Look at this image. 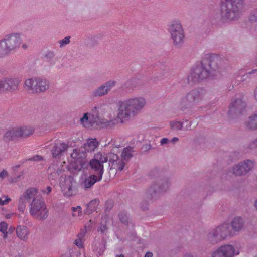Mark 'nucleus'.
Here are the masks:
<instances>
[{
  "label": "nucleus",
  "mask_w": 257,
  "mask_h": 257,
  "mask_svg": "<svg viewBox=\"0 0 257 257\" xmlns=\"http://www.w3.org/2000/svg\"><path fill=\"white\" fill-rule=\"evenodd\" d=\"M242 99L243 97L241 95H236L234 99L231 101L229 105V111L236 113H241L246 107V104Z\"/></svg>",
  "instance_id": "14"
},
{
  "label": "nucleus",
  "mask_w": 257,
  "mask_h": 257,
  "mask_svg": "<svg viewBox=\"0 0 257 257\" xmlns=\"http://www.w3.org/2000/svg\"><path fill=\"white\" fill-rule=\"evenodd\" d=\"M204 94V91L203 90H192L187 94L185 99L186 101L189 103L198 102L203 98Z\"/></svg>",
  "instance_id": "17"
},
{
  "label": "nucleus",
  "mask_w": 257,
  "mask_h": 257,
  "mask_svg": "<svg viewBox=\"0 0 257 257\" xmlns=\"http://www.w3.org/2000/svg\"><path fill=\"white\" fill-rule=\"evenodd\" d=\"M169 187V184L168 182H166L165 185H163L162 186L159 188V190L158 192H161L166 190Z\"/></svg>",
  "instance_id": "43"
},
{
  "label": "nucleus",
  "mask_w": 257,
  "mask_h": 257,
  "mask_svg": "<svg viewBox=\"0 0 257 257\" xmlns=\"http://www.w3.org/2000/svg\"><path fill=\"white\" fill-rule=\"evenodd\" d=\"M117 257H124V256L122 254H120L119 255H117Z\"/></svg>",
  "instance_id": "57"
},
{
  "label": "nucleus",
  "mask_w": 257,
  "mask_h": 257,
  "mask_svg": "<svg viewBox=\"0 0 257 257\" xmlns=\"http://www.w3.org/2000/svg\"><path fill=\"white\" fill-rule=\"evenodd\" d=\"M72 210L73 216H79L82 213L81 207L79 206L76 207H72Z\"/></svg>",
  "instance_id": "39"
},
{
  "label": "nucleus",
  "mask_w": 257,
  "mask_h": 257,
  "mask_svg": "<svg viewBox=\"0 0 257 257\" xmlns=\"http://www.w3.org/2000/svg\"><path fill=\"white\" fill-rule=\"evenodd\" d=\"M219 60V56L216 54L206 55L200 64L196 65L191 68L188 76V81L198 82L209 77L212 71L217 69Z\"/></svg>",
  "instance_id": "2"
},
{
  "label": "nucleus",
  "mask_w": 257,
  "mask_h": 257,
  "mask_svg": "<svg viewBox=\"0 0 257 257\" xmlns=\"http://www.w3.org/2000/svg\"><path fill=\"white\" fill-rule=\"evenodd\" d=\"M30 214L38 220L45 219L48 216V210L42 199H34L30 205Z\"/></svg>",
  "instance_id": "7"
},
{
  "label": "nucleus",
  "mask_w": 257,
  "mask_h": 257,
  "mask_svg": "<svg viewBox=\"0 0 257 257\" xmlns=\"http://www.w3.org/2000/svg\"><path fill=\"white\" fill-rule=\"evenodd\" d=\"M244 222L241 217H235L231 222V226L234 231H239L243 227Z\"/></svg>",
  "instance_id": "29"
},
{
  "label": "nucleus",
  "mask_w": 257,
  "mask_h": 257,
  "mask_svg": "<svg viewBox=\"0 0 257 257\" xmlns=\"http://www.w3.org/2000/svg\"><path fill=\"white\" fill-rule=\"evenodd\" d=\"M133 152V148L132 147H127L124 148L121 154L122 157L124 160H128L132 156Z\"/></svg>",
  "instance_id": "34"
},
{
  "label": "nucleus",
  "mask_w": 257,
  "mask_h": 257,
  "mask_svg": "<svg viewBox=\"0 0 257 257\" xmlns=\"http://www.w3.org/2000/svg\"><path fill=\"white\" fill-rule=\"evenodd\" d=\"M254 164L250 160H247L243 163H239L238 165L233 167L231 172L235 175H242L247 173L253 168Z\"/></svg>",
  "instance_id": "15"
},
{
  "label": "nucleus",
  "mask_w": 257,
  "mask_h": 257,
  "mask_svg": "<svg viewBox=\"0 0 257 257\" xmlns=\"http://www.w3.org/2000/svg\"><path fill=\"white\" fill-rule=\"evenodd\" d=\"M7 175H8V173H7V171H6L5 170H3L0 173V181H2Z\"/></svg>",
  "instance_id": "46"
},
{
  "label": "nucleus",
  "mask_w": 257,
  "mask_h": 257,
  "mask_svg": "<svg viewBox=\"0 0 257 257\" xmlns=\"http://www.w3.org/2000/svg\"><path fill=\"white\" fill-rule=\"evenodd\" d=\"M109 221V218L107 216H105L102 218V221L100 223V226L98 228V231L101 233H105L107 231L108 227L107 224Z\"/></svg>",
  "instance_id": "33"
},
{
  "label": "nucleus",
  "mask_w": 257,
  "mask_h": 257,
  "mask_svg": "<svg viewBox=\"0 0 257 257\" xmlns=\"http://www.w3.org/2000/svg\"><path fill=\"white\" fill-rule=\"evenodd\" d=\"M234 254H239V252L235 253L234 248L231 245L220 246L212 254V257H233Z\"/></svg>",
  "instance_id": "13"
},
{
  "label": "nucleus",
  "mask_w": 257,
  "mask_h": 257,
  "mask_svg": "<svg viewBox=\"0 0 257 257\" xmlns=\"http://www.w3.org/2000/svg\"><path fill=\"white\" fill-rule=\"evenodd\" d=\"M146 100L142 97L128 99L119 102L117 118L121 123L136 115L146 105Z\"/></svg>",
  "instance_id": "3"
},
{
  "label": "nucleus",
  "mask_w": 257,
  "mask_h": 257,
  "mask_svg": "<svg viewBox=\"0 0 257 257\" xmlns=\"http://www.w3.org/2000/svg\"><path fill=\"white\" fill-rule=\"evenodd\" d=\"M20 33H13L0 41V58L16 52L20 46Z\"/></svg>",
  "instance_id": "5"
},
{
  "label": "nucleus",
  "mask_w": 257,
  "mask_h": 257,
  "mask_svg": "<svg viewBox=\"0 0 257 257\" xmlns=\"http://www.w3.org/2000/svg\"><path fill=\"white\" fill-rule=\"evenodd\" d=\"M73 178L70 176L66 177L64 181L61 182V189L65 196H71L73 195Z\"/></svg>",
  "instance_id": "16"
},
{
  "label": "nucleus",
  "mask_w": 257,
  "mask_h": 257,
  "mask_svg": "<svg viewBox=\"0 0 257 257\" xmlns=\"http://www.w3.org/2000/svg\"><path fill=\"white\" fill-rule=\"evenodd\" d=\"M4 234V236H3V237L4 239H6L7 238V236H8V232H7V230L6 231V232H2Z\"/></svg>",
  "instance_id": "51"
},
{
  "label": "nucleus",
  "mask_w": 257,
  "mask_h": 257,
  "mask_svg": "<svg viewBox=\"0 0 257 257\" xmlns=\"http://www.w3.org/2000/svg\"><path fill=\"white\" fill-rule=\"evenodd\" d=\"M234 254H239V252L235 253L234 248L231 245L220 246L212 254V257H233Z\"/></svg>",
  "instance_id": "12"
},
{
  "label": "nucleus",
  "mask_w": 257,
  "mask_h": 257,
  "mask_svg": "<svg viewBox=\"0 0 257 257\" xmlns=\"http://www.w3.org/2000/svg\"><path fill=\"white\" fill-rule=\"evenodd\" d=\"M250 146L252 148L257 147V139L251 143Z\"/></svg>",
  "instance_id": "48"
},
{
  "label": "nucleus",
  "mask_w": 257,
  "mask_h": 257,
  "mask_svg": "<svg viewBox=\"0 0 257 257\" xmlns=\"http://www.w3.org/2000/svg\"><path fill=\"white\" fill-rule=\"evenodd\" d=\"M29 160L31 161H41L43 160V158L39 155H36Z\"/></svg>",
  "instance_id": "45"
},
{
  "label": "nucleus",
  "mask_w": 257,
  "mask_h": 257,
  "mask_svg": "<svg viewBox=\"0 0 257 257\" xmlns=\"http://www.w3.org/2000/svg\"><path fill=\"white\" fill-rule=\"evenodd\" d=\"M21 39H20V42H21ZM21 43H20L19 48L17 49V51L18 50H19V49H20V50H26V49L27 48V46L25 44H23L22 45L21 47Z\"/></svg>",
  "instance_id": "47"
},
{
  "label": "nucleus",
  "mask_w": 257,
  "mask_h": 257,
  "mask_svg": "<svg viewBox=\"0 0 257 257\" xmlns=\"http://www.w3.org/2000/svg\"><path fill=\"white\" fill-rule=\"evenodd\" d=\"M99 177L97 175H92L85 179L81 184L82 188L88 189L91 188L96 182L100 181Z\"/></svg>",
  "instance_id": "23"
},
{
  "label": "nucleus",
  "mask_w": 257,
  "mask_h": 257,
  "mask_svg": "<svg viewBox=\"0 0 257 257\" xmlns=\"http://www.w3.org/2000/svg\"><path fill=\"white\" fill-rule=\"evenodd\" d=\"M21 82V79L20 78H8L9 91L13 92L17 90Z\"/></svg>",
  "instance_id": "26"
},
{
  "label": "nucleus",
  "mask_w": 257,
  "mask_h": 257,
  "mask_svg": "<svg viewBox=\"0 0 257 257\" xmlns=\"http://www.w3.org/2000/svg\"><path fill=\"white\" fill-rule=\"evenodd\" d=\"M246 126L250 130L257 128V112L250 115L247 121L245 122Z\"/></svg>",
  "instance_id": "25"
},
{
  "label": "nucleus",
  "mask_w": 257,
  "mask_h": 257,
  "mask_svg": "<svg viewBox=\"0 0 257 257\" xmlns=\"http://www.w3.org/2000/svg\"><path fill=\"white\" fill-rule=\"evenodd\" d=\"M89 164L91 168L97 172V176L99 177V180H101L104 172L103 165L94 159L91 160Z\"/></svg>",
  "instance_id": "21"
},
{
  "label": "nucleus",
  "mask_w": 257,
  "mask_h": 257,
  "mask_svg": "<svg viewBox=\"0 0 257 257\" xmlns=\"http://www.w3.org/2000/svg\"><path fill=\"white\" fill-rule=\"evenodd\" d=\"M52 191V188L50 186H47L46 189L41 190V192L43 194H49Z\"/></svg>",
  "instance_id": "44"
},
{
  "label": "nucleus",
  "mask_w": 257,
  "mask_h": 257,
  "mask_svg": "<svg viewBox=\"0 0 257 257\" xmlns=\"http://www.w3.org/2000/svg\"><path fill=\"white\" fill-rule=\"evenodd\" d=\"M254 205L255 209L257 210V199L254 201Z\"/></svg>",
  "instance_id": "54"
},
{
  "label": "nucleus",
  "mask_w": 257,
  "mask_h": 257,
  "mask_svg": "<svg viewBox=\"0 0 257 257\" xmlns=\"http://www.w3.org/2000/svg\"><path fill=\"white\" fill-rule=\"evenodd\" d=\"M70 36H66L63 39L59 41V43L60 46H63L66 44H68L70 42Z\"/></svg>",
  "instance_id": "41"
},
{
  "label": "nucleus",
  "mask_w": 257,
  "mask_h": 257,
  "mask_svg": "<svg viewBox=\"0 0 257 257\" xmlns=\"http://www.w3.org/2000/svg\"><path fill=\"white\" fill-rule=\"evenodd\" d=\"M19 127H12L9 129L4 136V140L6 141L13 140L20 137Z\"/></svg>",
  "instance_id": "22"
},
{
  "label": "nucleus",
  "mask_w": 257,
  "mask_h": 257,
  "mask_svg": "<svg viewBox=\"0 0 257 257\" xmlns=\"http://www.w3.org/2000/svg\"><path fill=\"white\" fill-rule=\"evenodd\" d=\"M94 159L100 162L103 165L104 163L109 161V166L117 171H121L124 168L125 163L114 153H109L108 155L104 153L99 152L94 156Z\"/></svg>",
  "instance_id": "6"
},
{
  "label": "nucleus",
  "mask_w": 257,
  "mask_h": 257,
  "mask_svg": "<svg viewBox=\"0 0 257 257\" xmlns=\"http://www.w3.org/2000/svg\"><path fill=\"white\" fill-rule=\"evenodd\" d=\"M168 139L167 138H164L161 139V144H166L167 143H168Z\"/></svg>",
  "instance_id": "49"
},
{
  "label": "nucleus",
  "mask_w": 257,
  "mask_h": 257,
  "mask_svg": "<svg viewBox=\"0 0 257 257\" xmlns=\"http://www.w3.org/2000/svg\"><path fill=\"white\" fill-rule=\"evenodd\" d=\"M98 142L96 139H89L84 145V150L88 152H91L95 150L98 147Z\"/></svg>",
  "instance_id": "27"
},
{
  "label": "nucleus",
  "mask_w": 257,
  "mask_h": 257,
  "mask_svg": "<svg viewBox=\"0 0 257 257\" xmlns=\"http://www.w3.org/2000/svg\"><path fill=\"white\" fill-rule=\"evenodd\" d=\"M99 203V200L97 199L91 201L87 205L86 212L89 214L95 211Z\"/></svg>",
  "instance_id": "31"
},
{
  "label": "nucleus",
  "mask_w": 257,
  "mask_h": 257,
  "mask_svg": "<svg viewBox=\"0 0 257 257\" xmlns=\"http://www.w3.org/2000/svg\"><path fill=\"white\" fill-rule=\"evenodd\" d=\"M119 219L120 221L123 224H126L128 222V217L126 215V212H121L119 215Z\"/></svg>",
  "instance_id": "40"
},
{
  "label": "nucleus",
  "mask_w": 257,
  "mask_h": 257,
  "mask_svg": "<svg viewBox=\"0 0 257 257\" xmlns=\"http://www.w3.org/2000/svg\"><path fill=\"white\" fill-rule=\"evenodd\" d=\"M171 127L175 130H180L183 125L180 121H172L170 122Z\"/></svg>",
  "instance_id": "38"
},
{
  "label": "nucleus",
  "mask_w": 257,
  "mask_h": 257,
  "mask_svg": "<svg viewBox=\"0 0 257 257\" xmlns=\"http://www.w3.org/2000/svg\"><path fill=\"white\" fill-rule=\"evenodd\" d=\"M153 254L150 252H147L145 255V257H152Z\"/></svg>",
  "instance_id": "50"
},
{
  "label": "nucleus",
  "mask_w": 257,
  "mask_h": 257,
  "mask_svg": "<svg viewBox=\"0 0 257 257\" xmlns=\"http://www.w3.org/2000/svg\"><path fill=\"white\" fill-rule=\"evenodd\" d=\"M68 148V145L64 143L57 144L52 150V154L54 157H56L62 152L65 151Z\"/></svg>",
  "instance_id": "24"
},
{
  "label": "nucleus",
  "mask_w": 257,
  "mask_h": 257,
  "mask_svg": "<svg viewBox=\"0 0 257 257\" xmlns=\"http://www.w3.org/2000/svg\"><path fill=\"white\" fill-rule=\"evenodd\" d=\"M17 236L22 240H26L29 233L28 229L24 226H19L16 229Z\"/></svg>",
  "instance_id": "28"
},
{
  "label": "nucleus",
  "mask_w": 257,
  "mask_h": 257,
  "mask_svg": "<svg viewBox=\"0 0 257 257\" xmlns=\"http://www.w3.org/2000/svg\"><path fill=\"white\" fill-rule=\"evenodd\" d=\"M253 72L252 71V72H248L249 74H251V73H253Z\"/></svg>",
  "instance_id": "59"
},
{
  "label": "nucleus",
  "mask_w": 257,
  "mask_h": 257,
  "mask_svg": "<svg viewBox=\"0 0 257 257\" xmlns=\"http://www.w3.org/2000/svg\"><path fill=\"white\" fill-rule=\"evenodd\" d=\"M113 117L108 106L95 107L91 113H86L80 119L81 123L86 128L106 127L110 125Z\"/></svg>",
  "instance_id": "1"
},
{
  "label": "nucleus",
  "mask_w": 257,
  "mask_h": 257,
  "mask_svg": "<svg viewBox=\"0 0 257 257\" xmlns=\"http://www.w3.org/2000/svg\"><path fill=\"white\" fill-rule=\"evenodd\" d=\"M11 201V199L8 196H2L0 197V205L3 206L8 204Z\"/></svg>",
  "instance_id": "37"
},
{
  "label": "nucleus",
  "mask_w": 257,
  "mask_h": 257,
  "mask_svg": "<svg viewBox=\"0 0 257 257\" xmlns=\"http://www.w3.org/2000/svg\"><path fill=\"white\" fill-rule=\"evenodd\" d=\"M169 32H183L184 29L181 21L178 19L171 20L168 24Z\"/></svg>",
  "instance_id": "20"
},
{
  "label": "nucleus",
  "mask_w": 257,
  "mask_h": 257,
  "mask_svg": "<svg viewBox=\"0 0 257 257\" xmlns=\"http://www.w3.org/2000/svg\"><path fill=\"white\" fill-rule=\"evenodd\" d=\"M254 96L255 100H257V87L255 88L254 90Z\"/></svg>",
  "instance_id": "53"
},
{
  "label": "nucleus",
  "mask_w": 257,
  "mask_h": 257,
  "mask_svg": "<svg viewBox=\"0 0 257 257\" xmlns=\"http://www.w3.org/2000/svg\"><path fill=\"white\" fill-rule=\"evenodd\" d=\"M19 132L21 135L20 137H27L32 134L34 132V129L31 126H24L23 127H19Z\"/></svg>",
  "instance_id": "32"
},
{
  "label": "nucleus",
  "mask_w": 257,
  "mask_h": 257,
  "mask_svg": "<svg viewBox=\"0 0 257 257\" xmlns=\"http://www.w3.org/2000/svg\"><path fill=\"white\" fill-rule=\"evenodd\" d=\"M229 225L225 223L214 229L208 234V238L211 241H219L224 239L231 234L228 230Z\"/></svg>",
  "instance_id": "11"
},
{
  "label": "nucleus",
  "mask_w": 257,
  "mask_h": 257,
  "mask_svg": "<svg viewBox=\"0 0 257 257\" xmlns=\"http://www.w3.org/2000/svg\"><path fill=\"white\" fill-rule=\"evenodd\" d=\"M49 86L48 81L40 78H29L24 83V88L33 93L44 92L49 88Z\"/></svg>",
  "instance_id": "8"
},
{
  "label": "nucleus",
  "mask_w": 257,
  "mask_h": 257,
  "mask_svg": "<svg viewBox=\"0 0 257 257\" xmlns=\"http://www.w3.org/2000/svg\"><path fill=\"white\" fill-rule=\"evenodd\" d=\"M172 38L173 40L174 44L176 46H179L184 41V33H172Z\"/></svg>",
  "instance_id": "30"
},
{
  "label": "nucleus",
  "mask_w": 257,
  "mask_h": 257,
  "mask_svg": "<svg viewBox=\"0 0 257 257\" xmlns=\"http://www.w3.org/2000/svg\"><path fill=\"white\" fill-rule=\"evenodd\" d=\"M38 192V190L34 187L28 188L22 194L18 200V209L21 212H23L26 208L27 202H29L31 199H35V196Z\"/></svg>",
  "instance_id": "10"
},
{
  "label": "nucleus",
  "mask_w": 257,
  "mask_h": 257,
  "mask_svg": "<svg viewBox=\"0 0 257 257\" xmlns=\"http://www.w3.org/2000/svg\"><path fill=\"white\" fill-rule=\"evenodd\" d=\"M256 22H257V7L251 12L248 21L246 23V28L248 31H257V27L255 23Z\"/></svg>",
  "instance_id": "18"
},
{
  "label": "nucleus",
  "mask_w": 257,
  "mask_h": 257,
  "mask_svg": "<svg viewBox=\"0 0 257 257\" xmlns=\"http://www.w3.org/2000/svg\"><path fill=\"white\" fill-rule=\"evenodd\" d=\"M73 160L75 170L78 171H84L88 166V163L86 159V152L83 148L74 149L71 154Z\"/></svg>",
  "instance_id": "9"
},
{
  "label": "nucleus",
  "mask_w": 257,
  "mask_h": 257,
  "mask_svg": "<svg viewBox=\"0 0 257 257\" xmlns=\"http://www.w3.org/2000/svg\"><path fill=\"white\" fill-rule=\"evenodd\" d=\"M54 173V176H58V174H57V172H55V173Z\"/></svg>",
  "instance_id": "58"
},
{
  "label": "nucleus",
  "mask_w": 257,
  "mask_h": 257,
  "mask_svg": "<svg viewBox=\"0 0 257 257\" xmlns=\"http://www.w3.org/2000/svg\"><path fill=\"white\" fill-rule=\"evenodd\" d=\"M184 257H193V256L190 254H187V255H186Z\"/></svg>",
  "instance_id": "56"
},
{
  "label": "nucleus",
  "mask_w": 257,
  "mask_h": 257,
  "mask_svg": "<svg viewBox=\"0 0 257 257\" xmlns=\"http://www.w3.org/2000/svg\"><path fill=\"white\" fill-rule=\"evenodd\" d=\"M243 0H224L221 4L222 17L228 21L237 19L241 13Z\"/></svg>",
  "instance_id": "4"
},
{
  "label": "nucleus",
  "mask_w": 257,
  "mask_h": 257,
  "mask_svg": "<svg viewBox=\"0 0 257 257\" xmlns=\"http://www.w3.org/2000/svg\"><path fill=\"white\" fill-rule=\"evenodd\" d=\"M178 140V138L174 137L171 140V142H173V143H175V142H177Z\"/></svg>",
  "instance_id": "52"
},
{
  "label": "nucleus",
  "mask_w": 257,
  "mask_h": 257,
  "mask_svg": "<svg viewBox=\"0 0 257 257\" xmlns=\"http://www.w3.org/2000/svg\"><path fill=\"white\" fill-rule=\"evenodd\" d=\"M11 217V214H8L6 215V218L7 219H9Z\"/></svg>",
  "instance_id": "55"
},
{
  "label": "nucleus",
  "mask_w": 257,
  "mask_h": 257,
  "mask_svg": "<svg viewBox=\"0 0 257 257\" xmlns=\"http://www.w3.org/2000/svg\"><path fill=\"white\" fill-rule=\"evenodd\" d=\"M8 229V224L5 222H0V232H6Z\"/></svg>",
  "instance_id": "42"
},
{
  "label": "nucleus",
  "mask_w": 257,
  "mask_h": 257,
  "mask_svg": "<svg viewBox=\"0 0 257 257\" xmlns=\"http://www.w3.org/2000/svg\"><path fill=\"white\" fill-rule=\"evenodd\" d=\"M83 237V234L81 233L78 234L77 238L75 240L74 242L75 244L79 248H82L83 247V243L82 241Z\"/></svg>",
  "instance_id": "36"
},
{
  "label": "nucleus",
  "mask_w": 257,
  "mask_h": 257,
  "mask_svg": "<svg viewBox=\"0 0 257 257\" xmlns=\"http://www.w3.org/2000/svg\"><path fill=\"white\" fill-rule=\"evenodd\" d=\"M9 91V85L8 84V78L0 80V92Z\"/></svg>",
  "instance_id": "35"
},
{
  "label": "nucleus",
  "mask_w": 257,
  "mask_h": 257,
  "mask_svg": "<svg viewBox=\"0 0 257 257\" xmlns=\"http://www.w3.org/2000/svg\"><path fill=\"white\" fill-rule=\"evenodd\" d=\"M116 82L115 81H109L107 82L105 85H102L99 87L94 92V95L95 96H101L107 93L113 87L115 86Z\"/></svg>",
  "instance_id": "19"
}]
</instances>
